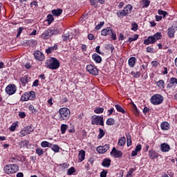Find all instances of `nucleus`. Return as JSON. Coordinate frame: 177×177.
Listing matches in <instances>:
<instances>
[{"label":"nucleus","instance_id":"obj_1","mask_svg":"<svg viewBox=\"0 0 177 177\" xmlns=\"http://www.w3.org/2000/svg\"><path fill=\"white\" fill-rule=\"evenodd\" d=\"M44 64L45 67H46V68H50V70H57V68L60 67V62L57 59L53 57L46 59Z\"/></svg>","mask_w":177,"mask_h":177},{"label":"nucleus","instance_id":"obj_2","mask_svg":"<svg viewBox=\"0 0 177 177\" xmlns=\"http://www.w3.org/2000/svg\"><path fill=\"white\" fill-rule=\"evenodd\" d=\"M133 7L131 4H127L126 6L123 8L122 10H120L116 12V15L119 19H124V17H127L129 15L132 13V10Z\"/></svg>","mask_w":177,"mask_h":177},{"label":"nucleus","instance_id":"obj_3","mask_svg":"<svg viewBox=\"0 0 177 177\" xmlns=\"http://www.w3.org/2000/svg\"><path fill=\"white\" fill-rule=\"evenodd\" d=\"M101 35L103 37H107V35H110L112 41H115L117 39V34L110 27L102 29L101 30Z\"/></svg>","mask_w":177,"mask_h":177},{"label":"nucleus","instance_id":"obj_4","mask_svg":"<svg viewBox=\"0 0 177 177\" xmlns=\"http://www.w3.org/2000/svg\"><path fill=\"white\" fill-rule=\"evenodd\" d=\"M3 171L5 174L10 175V174H16L19 171V165L16 164H10L4 167Z\"/></svg>","mask_w":177,"mask_h":177},{"label":"nucleus","instance_id":"obj_5","mask_svg":"<svg viewBox=\"0 0 177 177\" xmlns=\"http://www.w3.org/2000/svg\"><path fill=\"white\" fill-rule=\"evenodd\" d=\"M91 125H100L101 127H104V120L103 118V115H92Z\"/></svg>","mask_w":177,"mask_h":177},{"label":"nucleus","instance_id":"obj_6","mask_svg":"<svg viewBox=\"0 0 177 177\" xmlns=\"http://www.w3.org/2000/svg\"><path fill=\"white\" fill-rule=\"evenodd\" d=\"M150 102L154 106H158L164 102V97L161 94H155L151 97Z\"/></svg>","mask_w":177,"mask_h":177},{"label":"nucleus","instance_id":"obj_7","mask_svg":"<svg viewBox=\"0 0 177 177\" xmlns=\"http://www.w3.org/2000/svg\"><path fill=\"white\" fill-rule=\"evenodd\" d=\"M35 99V91H31L29 93H24L21 97V102H27L28 100H32Z\"/></svg>","mask_w":177,"mask_h":177},{"label":"nucleus","instance_id":"obj_8","mask_svg":"<svg viewBox=\"0 0 177 177\" xmlns=\"http://www.w3.org/2000/svg\"><path fill=\"white\" fill-rule=\"evenodd\" d=\"M86 70L91 75H99V69L95 66V65L88 64L86 65Z\"/></svg>","mask_w":177,"mask_h":177},{"label":"nucleus","instance_id":"obj_9","mask_svg":"<svg viewBox=\"0 0 177 177\" xmlns=\"http://www.w3.org/2000/svg\"><path fill=\"white\" fill-rule=\"evenodd\" d=\"M177 31V25L172 24L171 26L167 29V36L169 38H174L175 37V32Z\"/></svg>","mask_w":177,"mask_h":177},{"label":"nucleus","instance_id":"obj_10","mask_svg":"<svg viewBox=\"0 0 177 177\" xmlns=\"http://www.w3.org/2000/svg\"><path fill=\"white\" fill-rule=\"evenodd\" d=\"M17 91V87L15 84H9L6 87V93L7 95H15Z\"/></svg>","mask_w":177,"mask_h":177},{"label":"nucleus","instance_id":"obj_11","mask_svg":"<svg viewBox=\"0 0 177 177\" xmlns=\"http://www.w3.org/2000/svg\"><path fill=\"white\" fill-rule=\"evenodd\" d=\"M34 57L38 62H44L45 60V55L39 50H36L33 53Z\"/></svg>","mask_w":177,"mask_h":177},{"label":"nucleus","instance_id":"obj_12","mask_svg":"<svg viewBox=\"0 0 177 177\" xmlns=\"http://www.w3.org/2000/svg\"><path fill=\"white\" fill-rule=\"evenodd\" d=\"M111 156L114 158H122L123 153L122 151H118L115 147H113L111 151Z\"/></svg>","mask_w":177,"mask_h":177},{"label":"nucleus","instance_id":"obj_13","mask_svg":"<svg viewBox=\"0 0 177 177\" xmlns=\"http://www.w3.org/2000/svg\"><path fill=\"white\" fill-rule=\"evenodd\" d=\"M34 129H32V127L28 126L24 127L21 131L20 135L21 136H26V135H30L31 132H33Z\"/></svg>","mask_w":177,"mask_h":177},{"label":"nucleus","instance_id":"obj_14","mask_svg":"<svg viewBox=\"0 0 177 177\" xmlns=\"http://www.w3.org/2000/svg\"><path fill=\"white\" fill-rule=\"evenodd\" d=\"M110 149V145H104L97 147V151L99 154H104Z\"/></svg>","mask_w":177,"mask_h":177},{"label":"nucleus","instance_id":"obj_15","mask_svg":"<svg viewBox=\"0 0 177 177\" xmlns=\"http://www.w3.org/2000/svg\"><path fill=\"white\" fill-rule=\"evenodd\" d=\"M148 156L151 160H156V158H158L160 157V153L152 149L149 151Z\"/></svg>","mask_w":177,"mask_h":177},{"label":"nucleus","instance_id":"obj_16","mask_svg":"<svg viewBox=\"0 0 177 177\" xmlns=\"http://www.w3.org/2000/svg\"><path fill=\"white\" fill-rule=\"evenodd\" d=\"M160 150L162 153H168L171 150V147L168 143L164 142L160 145Z\"/></svg>","mask_w":177,"mask_h":177},{"label":"nucleus","instance_id":"obj_17","mask_svg":"<svg viewBox=\"0 0 177 177\" xmlns=\"http://www.w3.org/2000/svg\"><path fill=\"white\" fill-rule=\"evenodd\" d=\"M60 120H66L67 118V108H61L59 111Z\"/></svg>","mask_w":177,"mask_h":177},{"label":"nucleus","instance_id":"obj_18","mask_svg":"<svg viewBox=\"0 0 177 177\" xmlns=\"http://www.w3.org/2000/svg\"><path fill=\"white\" fill-rule=\"evenodd\" d=\"M52 36L50 35V29L46 30L41 35L40 38L42 39H49Z\"/></svg>","mask_w":177,"mask_h":177},{"label":"nucleus","instance_id":"obj_19","mask_svg":"<svg viewBox=\"0 0 177 177\" xmlns=\"http://www.w3.org/2000/svg\"><path fill=\"white\" fill-rule=\"evenodd\" d=\"M156 44V39L153 36H149L147 39L144 40V45H151Z\"/></svg>","mask_w":177,"mask_h":177},{"label":"nucleus","instance_id":"obj_20","mask_svg":"<svg viewBox=\"0 0 177 177\" xmlns=\"http://www.w3.org/2000/svg\"><path fill=\"white\" fill-rule=\"evenodd\" d=\"M169 84H167V88L171 89L172 86H175L177 85V78L176 77H171L169 80Z\"/></svg>","mask_w":177,"mask_h":177},{"label":"nucleus","instance_id":"obj_21","mask_svg":"<svg viewBox=\"0 0 177 177\" xmlns=\"http://www.w3.org/2000/svg\"><path fill=\"white\" fill-rule=\"evenodd\" d=\"M170 129L171 126L168 122L165 121L160 124V129H162V131H169Z\"/></svg>","mask_w":177,"mask_h":177},{"label":"nucleus","instance_id":"obj_22","mask_svg":"<svg viewBox=\"0 0 177 177\" xmlns=\"http://www.w3.org/2000/svg\"><path fill=\"white\" fill-rule=\"evenodd\" d=\"M136 71H132L131 72V75L133 76V78H140V75H142V68L140 71H138V68H136Z\"/></svg>","mask_w":177,"mask_h":177},{"label":"nucleus","instance_id":"obj_23","mask_svg":"<svg viewBox=\"0 0 177 177\" xmlns=\"http://www.w3.org/2000/svg\"><path fill=\"white\" fill-rule=\"evenodd\" d=\"M102 167H104V168H109L110 165H111V160L110 158H104L102 163Z\"/></svg>","mask_w":177,"mask_h":177},{"label":"nucleus","instance_id":"obj_24","mask_svg":"<svg viewBox=\"0 0 177 177\" xmlns=\"http://www.w3.org/2000/svg\"><path fill=\"white\" fill-rule=\"evenodd\" d=\"M85 160V151L82 149L78 153V162H82Z\"/></svg>","mask_w":177,"mask_h":177},{"label":"nucleus","instance_id":"obj_25","mask_svg":"<svg viewBox=\"0 0 177 177\" xmlns=\"http://www.w3.org/2000/svg\"><path fill=\"white\" fill-rule=\"evenodd\" d=\"M92 59L94 60V62H95V63H102V57H100V55H99L97 53H94L92 55Z\"/></svg>","mask_w":177,"mask_h":177},{"label":"nucleus","instance_id":"obj_26","mask_svg":"<svg viewBox=\"0 0 177 177\" xmlns=\"http://www.w3.org/2000/svg\"><path fill=\"white\" fill-rule=\"evenodd\" d=\"M136 57H131L128 60V64L129 67H135V64H136Z\"/></svg>","mask_w":177,"mask_h":177},{"label":"nucleus","instance_id":"obj_27","mask_svg":"<svg viewBox=\"0 0 177 177\" xmlns=\"http://www.w3.org/2000/svg\"><path fill=\"white\" fill-rule=\"evenodd\" d=\"M55 50H57V44H55L53 46L48 47L47 49H46V53H47V55H49L50 53H53V52H55Z\"/></svg>","mask_w":177,"mask_h":177},{"label":"nucleus","instance_id":"obj_28","mask_svg":"<svg viewBox=\"0 0 177 177\" xmlns=\"http://www.w3.org/2000/svg\"><path fill=\"white\" fill-rule=\"evenodd\" d=\"M156 86L159 89H165V82L163 80H160L156 82Z\"/></svg>","mask_w":177,"mask_h":177},{"label":"nucleus","instance_id":"obj_29","mask_svg":"<svg viewBox=\"0 0 177 177\" xmlns=\"http://www.w3.org/2000/svg\"><path fill=\"white\" fill-rule=\"evenodd\" d=\"M28 143H29L28 140H25L23 141H20L18 143V146L19 147L20 149H23L24 147H27L28 146Z\"/></svg>","mask_w":177,"mask_h":177},{"label":"nucleus","instance_id":"obj_30","mask_svg":"<svg viewBox=\"0 0 177 177\" xmlns=\"http://www.w3.org/2000/svg\"><path fill=\"white\" fill-rule=\"evenodd\" d=\"M152 37L155 39V42H157V41H159V39L162 38V35L160 32H157L153 35H152Z\"/></svg>","mask_w":177,"mask_h":177},{"label":"nucleus","instance_id":"obj_31","mask_svg":"<svg viewBox=\"0 0 177 177\" xmlns=\"http://www.w3.org/2000/svg\"><path fill=\"white\" fill-rule=\"evenodd\" d=\"M51 12L53 13V16H60V15H62V13H63V10L62 9H55V10H53L51 11Z\"/></svg>","mask_w":177,"mask_h":177},{"label":"nucleus","instance_id":"obj_32","mask_svg":"<svg viewBox=\"0 0 177 177\" xmlns=\"http://www.w3.org/2000/svg\"><path fill=\"white\" fill-rule=\"evenodd\" d=\"M115 107L117 111H118V113H122V114H126L127 113V111H125L124 108H122V106H121L120 105L115 104Z\"/></svg>","mask_w":177,"mask_h":177},{"label":"nucleus","instance_id":"obj_33","mask_svg":"<svg viewBox=\"0 0 177 177\" xmlns=\"http://www.w3.org/2000/svg\"><path fill=\"white\" fill-rule=\"evenodd\" d=\"M126 142H127V139L125 138L124 136H123V137L119 138L118 145V146H124Z\"/></svg>","mask_w":177,"mask_h":177},{"label":"nucleus","instance_id":"obj_34","mask_svg":"<svg viewBox=\"0 0 177 177\" xmlns=\"http://www.w3.org/2000/svg\"><path fill=\"white\" fill-rule=\"evenodd\" d=\"M50 149L53 150V151H55V153H59L60 151V147L57 145H52L50 147Z\"/></svg>","mask_w":177,"mask_h":177},{"label":"nucleus","instance_id":"obj_35","mask_svg":"<svg viewBox=\"0 0 177 177\" xmlns=\"http://www.w3.org/2000/svg\"><path fill=\"white\" fill-rule=\"evenodd\" d=\"M106 124L109 126H113L115 124V120L113 118H109L106 120Z\"/></svg>","mask_w":177,"mask_h":177},{"label":"nucleus","instance_id":"obj_36","mask_svg":"<svg viewBox=\"0 0 177 177\" xmlns=\"http://www.w3.org/2000/svg\"><path fill=\"white\" fill-rule=\"evenodd\" d=\"M20 81L23 85V86H26V84L28 82V77L27 76H24L21 77Z\"/></svg>","mask_w":177,"mask_h":177},{"label":"nucleus","instance_id":"obj_37","mask_svg":"<svg viewBox=\"0 0 177 177\" xmlns=\"http://www.w3.org/2000/svg\"><path fill=\"white\" fill-rule=\"evenodd\" d=\"M104 108H102V107H97L94 110V113L95 114H102L104 113Z\"/></svg>","mask_w":177,"mask_h":177},{"label":"nucleus","instance_id":"obj_38","mask_svg":"<svg viewBox=\"0 0 177 177\" xmlns=\"http://www.w3.org/2000/svg\"><path fill=\"white\" fill-rule=\"evenodd\" d=\"M138 38H139V35L136 34L133 35V37H129L128 42H129V44H132L133 41H137Z\"/></svg>","mask_w":177,"mask_h":177},{"label":"nucleus","instance_id":"obj_39","mask_svg":"<svg viewBox=\"0 0 177 177\" xmlns=\"http://www.w3.org/2000/svg\"><path fill=\"white\" fill-rule=\"evenodd\" d=\"M106 135V132H104V130L102 129L101 128L99 129V134L97 136V139H102L103 136Z\"/></svg>","mask_w":177,"mask_h":177},{"label":"nucleus","instance_id":"obj_40","mask_svg":"<svg viewBox=\"0 0 177 177\" xmlns=\"http://www.w3.org/2000/svg\"><path fill=\"white\" fill-rule=\"evenodd\" d=\"M105 49L106 50H111V53H113V50H114V46L111 44H106L105 46Z\"/></svg>","mask_w":177,"mask_h":177},{"label":"nucleus","instance_id":"obj_41","mask_svg":"<svg viewBox=\"0 0 177 177\" xmlns=\"http://www.w3.org/2000/svg\"><path fill=\"white\" fill-rule=\"evenodd\" d=\"M41 147H50L52 146V143H50L48 141H43L41 142Z\"/></svg>","mask_w":177,"mask_h":177},{"label":"nucleus","instance_id":"obj_42","mask_svg":"<svg viewBox=\"0 0 177 177\" xmlns=\"http://www.w3.org/2000/svg\"><path fill=\"white\" fill-rule=\"evenodd\" d=\"M158 13L160 16H163L164 18H165V17H167V16H168V12L164 11L162 10H158Z\"/></svg>","mask_w":177,"mask_h":177},{"label":"nucleus","instance_id":"obj_43","mask_svg":"<svg viewBox=\"0 0 177 177\" xmlns=\"http://www.w3.org/2000/svg\"><path fill=\"white\" fill-rule=\"evenodd\" d=\"M75 167H71L69 168L67 171L68 175H74L75 174Z\"/></svg>","mask_w":177,"mask_h":177},{"label":"nucleus","instance_id":"obj_44","mask_svg":"<svg viewBox=\"0 0 177 177\" xmlns=\"http://www.w3.org/2000/svg\"><path fill=\"white\" fill-rule=\"evenodd\" d=\"M142 8H149L150 5V1L149 0H142Z\"/></svg>","mask_w":177,"mask_h":177},{"label":"nucleus","instance_id":"obj_45","mask_svg":"<svg viewBox=\"0 0 177 177\" xmlns=\"http://www.w3.org/2000/svg\"><path fill=\"white\" fill-rule=\"evenodd\" d=\"M19 127V124H17V122H14L12 124L11 127H10V131L11 132H15L16 131V128Z\"/></svg>","mask_w":177,"mask_h":177},{"label":"nucleus","instance_id":"obj_46","mask_svg":"<svg viewBox=\"0 0 177 177\" xmlns=\"http://www.w3.org/2000/svg\"><path fill=\"white\" fill-rule=\"evenodd\" d=\"M133 111L136 115V117L139 116V110L138 109V106H136V104H133Z\"/></svg>","mask_w":177,"mask_h":177},{"label":"nucleus","instance_id":"obj_47","mask_svg":"<svg viewBox=\"0 0 177 177\" xmlns=\"http://www.w3.org/2000/svg\"><path fill=\"white\" fill-rule=\"evenodd\" d=\"M138 28H139V26L138 25V24H136V22H134V23L131 24V30L132 31H138Z\"/></svg>","mask_w":177,"mask_h":177},{"label":"nucleus","instance_id":"obj_48","mask_svg":"<svg viewBox=\"0 0 177 177\" xmlns=\"http://www.w3.org/2000/svg\"><path fill=\"white\" fill-rule=\"evenodd\" d=\"M37 44L38 41H37V40L31 39L29 41V46L34 48V46H37Z\"/></svg>","mask_w":177,"mask_h":177},{"label":"nucleus","instance_id":"obj_49","mask_svg":"<svg viewBox=\"0 0 177 177\" xmlns=\"http://www.w3.org/2000/svg\"><path fill=\"white\" fill-rule=\"evenodd\" d=\"M55 20V18H53V15H48L47 16V19L46 21H48V24H51V23Z\"/></svg>","mask_w":177,"mask_h":177},{"label":"nucleus","instance_id":"obj_50","mask_svg":"<svg viewBox=\"0 0 177 177\" xmlns=\"http://www.w3.org/2000/svg\"><path fill=\"white\" fill-rule=\"evenodd\" d=\"M135 171H136V169H133V168L130 169L126 177H132V174H133V172H135Z\"/></svg>","mask_w":177,"mask_h":177},{"label":"nucleus","instance_id":"obj_51","mask_svg":"<svg viewBox=\"0 0 177 177\" xmlns=\"http://www.w3.org/2000/svg\"><path fill=\"white\" fill-rule=\"evenodd\" d=\"M90 4L94 8H97V0H89Z\"/></svg>","mask_w":177,"mask_h":177},{"label":"nucleus","instance_id":"obj_52","mask_svg":"<svg viewBox=\"0 0 177 177\" xmlns=\"http://www.w3.org/2000/svg\"><path fill=\"white\" fill-rule=\"evenodd\" d=\"M67 130V125L62 124L61 125V133H66V131Z\"/></svg>","mask_w":177,"mask_h":177},{"label":"nucleus","instance_id":"obj_53","mask_svg":"<svg viewBox=\"0 0 177 177\" xmlns=\"http://www.w3.org/2000/svg\"><path fill=\"white\" fill-rule=\"evenodd\" d=\"M28 109L33 114H37V113H38V111H37V109H35L32 105H30Z\"/></svg>","mask_w":177,"mask_h":177},{"label":"nucleus","instance_id":"obj_54","mask_svg":"<svg viewBox=\"0 0 177 177\" xmlns=\"http://www.w3.org/2000/svg\"><path fill=\"white\" fill-rule=\"evenodd\" d=\"M36 154H38L39 156H42L44 154V149L41 148H37L36 149Z\"/></svg>","mask_w":177,"mask_h":177},{"label":"nucleus","instance_id":"obj_55","mask_svg":"<svg viewBox=\"0 0 177 177\" xmlns=\"http://www.w3.org/2000/svg\"><path fill=\"white\" fill-rule=\"evenodd\" d=\"M50 35L52 37V35H56L57 34H59V30H56V29H50Z\"/></svg>","mask_w":177,"mask_h":177},{"label":"nucleus","instance_id":"obj_56","mask_svg":"<svg viewBox=\"0 0 177 177\" xmlns=\"http://www.w3.org/2000/svg\"><path fill=\"white\" fill-rule=\"evenodd\" d=\"M127 147H129V146L132 145V140H131V136H127Z\"/></svg>","mask_w":177,"mask_h":177},{"label":"nucleus","instance_id":"obj_57","mask_svg":"<svg viewBox=\"0 0 177 177\" xmlns=\"http://www.w3.org/2000/svg\"><path fill=\"white\" fill-rule=\"evenodd\" d=\"M103 26H104V21H101L98 25L96 26L95 30H100Z\"/></svg>","mask_w":177,"mask_h":177},{"label":"nucleus","instance_id":"obj_58","mask_svg":"<svg viewBox=\"0 0 177 177\" xmlns=\"http://www.w3.org/2000/svg\"><path fill=\"white\" fill-rule=\"evenodd\" d=\"M107 113H108V117H110V115H111L113 113H115V110L114 109V108H111V109H109L107 111Z\"/></svg>","mask_w":177,"mask_h":177},{"label":"nucleus","instance_id":"obj_59","mask_svg":"<svg viewBox=\"0 0 177 177\" xmlns=\"http://www.w3.org/2000/svg\"><path fill=\"white\" fill-rule=\"evenodd\" d=\"M149 111H150V108H149L147 106H145L142 110L143 114H145L146 115V114H147V113H149Z\"/></svg>","mask_w":177,"mask_h":177},{"label":"nucleus","instance_id":"obj_60","mask_svg":"<svg viewBox=\"0 0 177 177\" xmlns=\"http://www.w3.org/2000/svg\"><path fill=\"white\" fill-rule=\"evenodd\" d=\"M95 52L97 53H98V55H104V53H102V51H100V46H97L96 48H95Z\"/></svg>","mask_w":177,"mask_h":177},{"label":"nucleus","instance_id":"obj_61","mask_svg":"<svg viewBox=\"0 0 177 177\" xmlns=\"http://www.w3.org/2000/svg\"><path fill=\"white\" fill-rule=\"evenodd\" d=\"M107 170H104V169H103V171H101V173H100V177H106L107 176Z\"/></svg>","mask_w":177,"mask_h":177},{"label":"nucleus","instance_id":"obj_62","mask_svg":"<svg viewBox=\"0 0 177 177\" xmlns=\"http://www.w3.org/2000/svg\"><path fill=\"white\" fill-rule=\"evenodd\" d=\"M147 52H148V53H153L154 52V48H151V46H147Z\"/></svg>","mask_w":177,"mask_h":177},{"label":"nucleus","instance_id":"obj_63","mask_svg":"<svg viewBox=\"0 0 177 177\" xmlns=\"http://www.w3.org/2000/svg\"><path fill=\"white\" fill-rule=\"evenodd\" d=\"M23 30H24V27H19V28L18 32H17V37H20V34H21V32H23Z\"/></svg>","mask_w":177,"mask_h":177},{"label":"nucleus","instance_id":"obj_64","mask_svg":"<svg viewBox=\"0 0 177 177\" xmlns=\"http://www.w3.org/2000/svg\"><path fill=\"white\" fill-rule=\"evenodd\" d=\"M135 150L138 152V151H140V150H142V145L138 144L136 147Z\"/></svg>","mask_w":177,"mask_h":177}]
</instances>
